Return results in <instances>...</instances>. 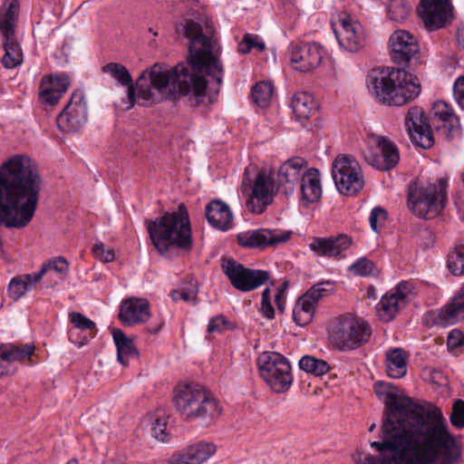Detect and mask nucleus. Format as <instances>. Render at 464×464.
Wrapping results in <instances>:
<instances>
[{
	"label": "nucleus",
	"mask_w": 464,
	"mask_h": 464,
	"mask_svg": "<svg viewBox=\"0 0 464 464\" xmlns=\"http://www.w3.org/2000/svg\"><path fill=\"white\" fill-rule=\"evenodd\" d=\"M382 441H372L379 456L366 455L357 464H461L462 446L440 408L431 410L408 396L387 393Z\"/></svg>",
	"instance_id": "1"
},
{
	"label": "nucleus",
	"mask_w": 464,
	"mask_h": 464,
	"mask_svg": "<svg viewBox=\"0 0 464 464\" xmlns=\"http://www.w3.org/2000/svg\"><path fill=\"white\" fill-rule=\"evenodd\" d=\"M42 178L30 158L16 155L0 167V226L22 229L32 221Z\"/></svg>",
	"instance_id": "2"
},
{
	"label": "nucleus",
	"mask_w": 464,
	"mask_h": 464,
	"mask_svg": "<svg viewBox=\"0 0 464 464\" xmlns=\"http://www.w3.org/2000/svg\"><path fill=\"white\" fill-rule=\"evenodd\" d=\"M207 85L205 74L193 70L191 64L182 62L169 67L164 63H156L136 80V96L144 102L158 103L192 94L199 104L206 95Z\"/></svg>",
	"instance_id": "3"
},
{
	"label": "nucleus",
	"mask_w": 464,
	"mask_h": 464,
	"mask_svg": "<svg viewBox=\"0 0 464 464\" xmlns=\"http://www.w3.org/2000/svg\"><path fill=\"white\" fill-rule=\"evenodd\" d=\"M417 78L404 69H375L368 76V88L375 98L389 106H401L420 92Z\"/></svg>",
	"instance_id": "4"
},
{
	"label": "nucleus",
	"mask_w": 464,
	"mask_h": 464,
	"mask_svg": "<svg viewBox=\"0 0 464 464\" xmlns=\"http://www.w3.org/2000/svg\"><path fill=\"white\" fill-rule=\"evenodd\" d=\"M147 229L162 256H169L173 248L188 251L192 246L190 222L184 205H179L177 211L166 212L155 220L147 221Z\"/></svg>",
	"instance_id": "5"
},
{
	"label": "nucleus",
	"mask_w": 464,
	"mask_h": 464,
	"mask_svg": "<svg viewBox=\"0 0 464 464\" xmlns=\"http://www.w3.org/2000/svg\"><path fill=\"white\" fill-rule=\"evenodd\" d=\"M173 402L185 420L198 419L207 425L218 418L222 411L212 394L197 383L179 384L175 390Z\"/></svg>",
	"instance_id": "6"
},
{
	"label": "nucleus",
	"mask_w": 464,
	"mask_h": 464,
	"mask_svg": "<svg viewBox=\"0 0 464 464\" xmlns=\"http://www.w3.org/2000/svg\"><path fill=\"white\" fill-rule=\"evenodd\" d=\"M184 35L189 40L188 64L203 74L211 76L218 85L222 83V64L213 54L211 37L202 33L201 25L192 20L182 24Z\"/></svg>",
	"instance_id": "7"
},
{
	"label": "nucleus",
	"mask_w": 464,
	"mask_h": 464,
	"mask_svg": "<svg viewBox=\"0 0 464 464\" xmlns=\"http://www.w3.org/2000/svg\"><path fill=\"white\" fill-rule=\"evenodd\" d=\"M447 180L439 179V184L429 183L421 186L411 185L408 203L411 211L420 218H430L444 208L447 198Z\"/></svg>",
	"instance_id": "8"
},
{
	"label": "nucleus",
	"mask_w": 464,
	"mask_h": 464,
	"mask_svg": "<svg viewBox=\"0 0 464 464\" xmlns=\"http://www.w3.org/2000/svg\"><path fill=\"white\" fill-rule=\"evenodd\" d=\"M371 333V328L365 321L340 316L330 325L329 340L340 350H353L367 343Z\"/></svg>",
	"instance_id": "9"
},
{
	"label": "nucleus",
	"mask_w": 464,
	"mask_h": 464,
	"mask_svg": "<svg viewBox=\"0 0 464 464\" xmlns=\"http://www.w3.org/2000/svg\"><path fill=\"white\" fill-rule=\"evenodd\" d=\"M260 375L276 393L288 391L293 382L288 360L279 353L264 352L256 361Z\"/></svg>",
	"instance_id": "10"
},
{
	"label": "nucleus",
	"mask_w": 464,
	"mask_h": 464,
	"mask_svg": "<svg viewBox=\"0 0 464 464\" xmlns=\"http://www.w3.org/2000/svg\"><path fill=\"white\" fill-rule=\"evenodd\" d=\"M332 175L341 194L354 196L363 188L361 167L350 157L338 156L333 162Z\"/></svg>",
	"instance_id": "11"
},
{
	"label": "nucleus",
	"mask_w": 464,
	"mask_h": 464,
	"mask_svg": "<svg viewBox=\"0 0 464 464\" xmlns=\"http://www.w3.org/2000/svg\"><path fill=\"white\" fill-rule=\"evenodd\" d=\"M221 266L230 284L241 292L253 291L270 278L268 271L247 268L233 258L223 260Z\"/></svg>",
	"instance_id": "12"
},
{
	"label": "nucleus",
	"mask_w": 464,
	"mask_h": 464,
	"mask_svg": "<svg viewBox=\"0 0 464 464\" xmlns=\"http://www.w3.org/2000/svg\"><path fill=\"white\" fill-rule=\"evenodd\" d=\"M243 186H246V178H244ZM247 185L250 186L251 192L246 201V207L253 214L260 215L266 208L273 203L274 190L276 189L275 180L266 169H260L256 173L254 182L247 179Z\"/></svg>",
	"instance_id": "13"
},
{
	"label": "nucleus",
	"mask_w": 464,
	"mask_h": 464,
	"mask_svg": "<svg viewBox=\"0 0 464 464\" xmlns=\"http://www.w3.org/2000/svg\"><path fill=\"white\" fill-rule=\"evenodd\" d=\"M59 129L66 132L79 131L88 121V106L82 91H74L69 102L57 116Z\"/></svg>",
	"instance_id": "14"
},
{
	"label": "nucleus",
	"mask_w": 464,
	"mask_h": 464,
	"mask_svg": "<svg viewBox=\"0 0 464 464\" xmlns=\"http://www.w3.org/2000/svg\"><path fill=\"white\" fill-rule=\"evenodd\" d=\"M375 143V148L364 152L365 161L382 171H388L395 168L400 160L396 144L383 136H377Z\"/></svg>",
	"instance_id": "15"
},
{
	"label": "nucleus",
	"mask_w": 464,
	"mask_h": 464,
	"mask_svg": "<svg viewBox=\"0 0 464 464\" xmlns=\"http://www.w3.org/2000/svg\"><path fill=\"white\" fill-rule=\"evenodd\" d=\"M405 126L414 144L422 149H430L433 146L432 130L421 108L413 106L408 110L405 117Z\"/></svg>",
	"instance_id": "16"
},
{
	"label": "nucleus",
	"mask_w": 464,
	"mask_h": 464,
	"mask_svg": "<svg viewBox=\"0 0 464 464\" xmlns=\"http://www.w3.org/2000/svg\"><path fill=\"white\" fill-rule=\"evenodd\" d=\"M290 237V231L282 232L276 229L260 228L238 233L237 242L244 248L265 249L286 242Z\"/></svg>",
	"instance_id": "17"
},
{
	"label": "nucleus",
	"mask_w": 464,
	"mask_h": 464,
	"mask_svg": "<svg viewBox=\"0 0 464 464\" xmlns=\"http://www.w3.org/2000/svg\"><path fill=\"white\" fill-rule=\"evenodd\" d=\"M390 55L397 64L408 63L420 52L414 34L406 30H396L389 38Z\"/></svg>",
	"instance_id": "18"
},
{
	"label": "nucleus",
	"mask_w": 464,
	"mask_h": 464,
	"mask_svg": "<svg viewBox=\"0 0 464 464\" xmlns=\"http://www.w3.org/2000/svg\"><path fill=\"white\" fill-rule=\"evenodd\" d=\"M307 162L301 157H294L285 161L278 169L274 179L276 189L285 196L293 194L295 186L301 180L303 169Z\"/></svg>",
	"instance_id": "19"
},
{
	"label": "nucleus",
	"mask_w": 464,
	"mask_h": 464,
	"mask_svg": "<svg viewBox=\"0 0 464 464\" xmlns=\"http://www.w3.org/2000/svg\"><path fill=\"white\" fill-rule=\"evenodd\" d=\"M290 59L295 70L308 72L318 67L323 59V47L316 43L292 44Z\"/></svg>",
	"instance_id": "20"
},
{
	"label": "nucleus",
	"mask_w": 464,
	"mask_h": 464,
	"mask_svg": "<svg viewBox=\"0 0 464 464\" xmlns=\"http://www.w3.org/2000/svg\"><path fill=\"white\" fill-rule=\"evenodd\" d=\"M450 0H421L420 16L430 29H438L445 25L451 14Z\"/></svg>",
	"instance_id": "21"
},
{
	"label": "nucleus",
	"mask_w": 464,
	"mask_h": 464,
	"mask_svg": "<svg viewBox=\"0 0 464 464\" xmlns=\"http://www.w3.org/2000/svg\"><path fill=\"white\" fill-rule=\"evenodd\" d=\"M150 316V303L146 298L130 297L121 302L119 319L125 326L146 323Z\"/></svg>",
	"instance_id": "22"
},
{
	"label": "nucleus",
	"mask_w": 464,
	"mask_h": 464,
	"mask_svg": "<svg viewBox=\"0 0 464 464\" xmlns=\"http://www.w3.org/2000/svg\"><path fill=\"white\" fill-rule=\"evenodd\" d=\"M352 245V239L346 235L330 237H314L309 244V248L317 256L342 258Z\"/></svg>",
	"instance_id": "23"
},
{
	"label": "nucleus",
	"mask_w": 464,
	"mask_h": 464,
	"mask_svg": "<svg viewBox=\"0 0 464 464\" xmlns=\"http://www.w3.org/2000/svg\"><path fill=\"white\" fill-rule=\"evenodd\" d=\"M341 29L335 31L336 38L343 48L350 52H357L364 43V34L362 25L352 22L350 17L340 19Z\"/></svg>",
	"instance_id": "24"
},
{
	"label": "nucleus",
	"mask_w": 464,
	"mask_h": 464,
	"mask_svg": "<svg viewBox=\"0 0 464 464\" xmlns=\"http://www.w3.org/2000/svg\"><path fill=\"white\" fill-rule=\"evenodd\" d=\"M209 225L219 230H228L232 227L233 215L229 207L220 199H213L205 209Z\"/></svg>",
	"instance_id": "25"
},
{
	"label": "nucleus",
	"mask_w": 464,
	"mask_h": 464,
	"mask_svg": "<svg viewBox=\"0 0 464 464\" xmlns=\"http://www.w3.org/2000/svg\"><path fill=\"white\" fill-rule=\"evenodd\" d=\"M35 346L33 343L16 345L14 343H2L0 345V358L8 363L21 362L26 365H33V355Z\"/></svg>",
	"instance_id": "26"
},
{
	"label": "nucleus",
	"mask_w": 464,
	"mask_h": 464,
	"mask_svg": "<svg viewBox=\"0 0 464 464\" xmlns=\"http://www.w3.org/2000/svg\"><path fill=\"white\" fill-rule=\"evenodd\" d=\"M302 201L305 204L317 202L322 196V187L318 169L312 168L301 179Z\"/></svg>",
	"instance_id": "27"
},
{
	"label": "nucleus",
	"mask_w": 464,
	"mask_h": 464,
	"mask_svg": "<svg viewBox=\"0 0 464 464\" xmlns=\"http://www.w3.org/2000/svg\"><path fill=\"white\" fill-rule=\"evenodd\" d=\"M102 71L104 73H109L121 85L128 87L127 96L130 101V107H133L135 104L137 89L136 82H133L131 74L128 69L121 63H109L102 67Z\"/></svg>",
	"instance_id": "28"
},
{
	"label": "nucleus",
	"mask_w": 464,
	"mask_h": 464,
	"mask_svg": "<svg viewBox=\"0 0 464 464\" xmlns=\"http://www.w3.org/2000/svg\"><path fill=\"white\" fill-rule=\"evenodd\" d=\"M41 281V274H24L11 279L8 285L9 297L18 301L28 291L32 290Z\"/></svg>",
	"instance_id": "29"
},
{
	"label": "nucleus",
	"mask_w": 464,
	"mask_h": 464,
	"mask_svg": "<svg viewBox=\"0 0 464 464\" xmlns=\"http://www.w3.org/2000/svg\"><path fill=\"white\" fill-rule=\"evenodd\" d=\"M291 106L293 112L300 121L303 120H308L311 116L316 113L318 109L317 102L310 93L305 92H298L295 93Z\"/></svg>",
	"instance_id": "30"
},
{
	"label": "nucleus",
	"mask_w": 464,
	"mask_h": 464,
	"mask_svg": "<svg viewBox=\"0 0 464 464\" xmlns=\"http://www.w3.org/2000/svg\"><path fill=\"white\" fill-rule=\"evenodd\" d=\"M111 334L117 347V358L122 365H127L130 358L138 357L139 352L133 340L129 338L121 329L112 328Z\"/></svg>",
	"instance_id": "31"
},
{
	"label": "nucleus",
	"mask_w": 464,
	"mask_h": 464,
	"mask_svg": "<svg viewBox=\"0 0 464 464\" xmlns=\"http://www.w3.org/2000/svg\"><path fill=\"white\" fill-rule=\"evenodd\" d=\"M386 372L393 379H399L407 373V355L401 348H393L386 353Z\"/></svg>",
	"instance_id": "32"
},
{
	"label": "nucleus",
	"mask_w": 464,
	"mask_h": 464,
	"mask_svg": "<svg viewBox=\"0 0 464 464\" xmlns=\"http://www.w3.org/2000/svg\"><path fill=\"white\" fill-rule=\"evenodd\" d=\"M217 448L213 443L198 441L185 447L179 452L195 464H201L213 456Z\"/></svg>",
	"instance_id": "33"
},
{
	"label": "nucleus",
	"mask_w": 464,
	"mask_h": 464,
	"mask_svg": "<svg viewBox=\"0 0 464 464\" xmlns=\"http://www.w3.org/2000/svg\"><path fill=\"white\" fill-rule=\"evenodd\" d=\"M403 301L396 297L392 292L385 294L376 305L379 318L383 322L392 321L401 308L405 306Z\"/></svg>",
	"instance_id": "34"
},
{
	"label": "nucleus",
	"mask_w": 464,
	"mask_h": 464,
	"mask_svg": "<svg viewBox=\"0 0 464 464\" xmlns=\"http://www.w3.org/2000/svg\"><path fill=\"white\" fill-rule=\"evenodd\" d=\"M315 309L310 301L301 295L294 306L293 320L297 325L305 326L312 322Z\"/></svg>",
	"instance_id": "35"
},
{
	"label": "nucleus",
	"mask_w": 464,
	"mask_h": 464,
	"mask_svg": "<svg viewBox=\"0 0 464 464\" xmlns=\"http://www.w3.org/2000/svg\"><path fill=\"white\" fill-rule=\"evenodd\" d=\"M454 296L451 303L445 305L440 312V319L443 324H454L464 319V301Z\"/></svg>",
	"instance_id": "36"
},
{
	"label": "nucleus",
	"mask_w": 464,
	"mask_h": 464,
	"mask_svg": "<svg viewBox=\"0 0 464 464\" xmlns=\"http://www.w3.org/2000/svg\"><path fill=\"white\" fill-rule=\"evenodd\" d=\"M5 54L2 63L6 69H14L23 63V53L20 44L15 40L4 42Z\"/></svg>",
	"instance_id": "37"
},
{
	"label": "nucleus",
	"mask_w": 464,
	"mask_h": 464,
	"mask_svg": "<svg viewBox=\"0 0 464 464\" xmlns=\"http://www.w3.org/2000/svg\"><path fill=\"white\" fill-rule=\"evenodd\" d=\"M335 286L331 281H322L311 286L304 295L315 307L325 297L334 293Z\"/></svg>",
	"instance_id": "38"
},
{
	"label": "nucleus",
	"mask_w": 464,
	"mask_h": 464,
	"mask_svg": "<svg viewBox=\"0 0 464 464\" xmlns=\"http://www.w3.org/2000/svg\"><path fill=\"white\" fill-rule=\"evenodd\" d=\"M447 267L455 276L464 275V243L460 242L456 244L453 249L449 253Z\"/></svg>",
	"instance_id": "39"
},
{
	"label": "nucleus",
	"mask_w": 464,
	"mask_h": 464,
	"mask_svg": "<svg viewBox=\"0 0 464 464\" xmlns=\"http://www.w3.org/2000/svg\"><path fill=\"white\" fill-rule=\"evenodd\" d=\"M299 368L314 376H322L330 370L325 361L309 355L301 358L299 361Z\"/></svg>",
	"instance_id": "40"
},
{
	"label": "nucleus",
	"mask_w": 464,
	"mask_h": 464,
	"mask_svg": "<svg viewBox=\"0 0 464 464\" xmlns=\"http://www.w3.org/2000/svg\"><path fill=\"white\" fill-rule=\"evenodd\" d=\"M274 92V86L270 82H259L252 89L251 97L259 107H267Z\"/></svg>",
	"instance_id": "41"
},
{
	"label": "nucleus",
	"mask_w": 464,
	"mask_h": 464,
	"mask_svg": "<svg viewBox=\"0 0 464 464\" xmlns=\"http://www.w3.org/2000/svg\"><path fill=\"white\" fill-rule=\"evenodd\" d=\"M433 115L445 123H449L450 131L453 130L458 123V118L452 109L443 101L436 102L432 106Z\"/></svg>",
	"instance_id": "42"
},
{
	"label": "nucleus",
	"mask_w": 464,
	"mask_h": 464,
	"mask_svg": "<svg viewBox=\"0 0 464 464\" xmlns=\"http://www.w3.org/2000/svg\"><path fill=\"white\" fill-rule=\"evenodd\" d=\"M411 5L407 0H390L388 15L395 22L404 21L410 14Z\"/></svg>",
	"instance_id": "43"
},
{
	"label": "nucleus",
	"mask_w": 464,
	"mask_h": 464,
	"mask_svg": "<svg viewBox=\"0 0 464 464\" xmlns=\"http://www.w3.org/2000/svg\"><path fill=\"white\" fill-rule=\"evenodd\" d=\"M50 270L59 273L62 277H65L69 272V263L63 256H57L43 264L41 269L36 274H41V279Z\"/></svg>",
	"instance_id": "44"
},
{
	"label": "nucleus",
	"mask_w": 464,
	"mask_h": 464,
	"mask_svg": "<svg viewBox=\"0 0 464 464\" xmlns=\"http://www.w3.org/2000/svg\"><path fill=\"white\" fill-rule=\"evenodd\" d=\"M198 293L197 281L191 279L187 287L173 290L171 292V298L173 301L178 302L183 300L185 302L196 303L197 295Z\"/></svg>",
	"instance_id": "45"
},
{
	"label": "nucleus",
	"mask_w": 464,
	"mask_h": 464,
	"mask_svg": "<svg viewBox=\"0 0 464 464\" xmlns=\"http://www.w3.org/2000/svg\"><path fill=\"white\" fill-rule=\"evenodd\" d=\"M256 49L263 52L266 49L265 43L256 34H246L242 41L238 44L237 50L241 53H247L251 50Z\"/></svg>",
	"instance_id": "46"
},
{
	"label": "nucleus",
	"mask_w": 464,
	"mask_h": 464,
	"mask_svg": "<svg viewBox=\"0 0 464 464\" xmlns=\"http://www.w3.org/2000/svg\"><path fill=\"white\" fill-rule=\"evenodd\" d=\"M72 324L80 330L90 331L89 338L92 339L97 334L96 324L81 313L72 312L69 314Z\"/></svg>",
	"instance_id": "47"
},
{
	"label": "nucleus",
	"mask_w": 464,
	"mask_h": 464,
	"mask_svg": "<svg viewBox=\"0 0 464 464\" xmlns=\"http://www.w3.org/2000/svg\"><path fill=\"white\" fill-rule=\"evenodd\" d=\"M349 270L356 276H375V266L374 264L366 257H361L356 262H354L350 267Z\"/></svg>",
	"instance_id": "48"
},
{
	"label": "nucleus",
	"mask_w": 464,
	"mask_h": 464,
	"mask_svg": "<svg viewBox=\"0 0 464 464\" xmlns=\"http://www.w3.org/2000/svg\"><path fill=\"white\" fill-rule=\"evenodd\" d=\"M42 80L46 81L45 87L53 90V91H61L62 92H66L70 86V79L66 74L61 75H47L44 76Z\"/></svg>",
	"instance_id": "49"
},
{
	"label": "nucleus",
	"mask_w": 464,
	"mask_h": 464,
	"mask_svg": "<svg viewBox=\"0 0 464 464\" xmlns=\"http://www.w3.org/2000/svg\"><path fill=\"white\" fill-rule=\"evenodd\" d=\"M234 324L228 321L223 314H218L209 320L208 333H222L227 329H233Z\"/></svg>",
	"instance_id": "50"
},
{
	"label": "nucleus",
	"mask_w": 464,
	"mask_h": 464,
	"mask_svg": "<svg viewBox=\"0 0 464 464\" xmlns=\"http://www.w3.org/2000/svg\"><path fill=\"white\" fill-rule=\"evenodd\" d=\"M450 420L452 426L457 429L464 427V401L457 400L452 406V411L450 416Z\"/></svg>",
	"instance_id": "51"
},
{
	"label": "nucleus",
	"mask_w": 464,
	"mask_h": 464,
	"mask_svg": "<svg viewBox=\"0 0 464 464\" xmlns=\"http://www.w3.org/2000/svg\"><path fill=\"white\" fill-rule=\"evenodd\" d=\"M46 81L42 80L41 86H40V95L44 103H47L49 105H56L58 102L60 101L61 97L64 94V92H62L61 91H53L47 87Z\"/></svg>",
	"instance_id": "52"
},
{
	"label": "nucleus",
	"mask_w": 464,
	"mask_h": 464,
	"mask_svg": "<svg viewBox=\"0 0 464 464\" xmlns=\"http://www.w3.org/2000/svg\"><path fill=\"white\" fill-rule=\"evenodd\" d=\"M92 253L96 258L103 263H109L114 260L115 254L113 249L105 248L103 243H97L92 246Z\"/></svg>",
	"instance_id": "53"
},
{
	"label": "nucleus",
	"mask_w": 464,
	"mask_h": 464,
	"mask_svg": "<svg viewBox=\"0 0 464 464\" xmlns=\"http://www.w3.org/2000/svg\"><path fill=\"white\" fill-rule=\"evenodd\" d=\"M260 313L267 319H273L275 317V310L271 303V291L270 288L266 287L262 293V301Z\"/></svg>",
	"instance_id": "54"
},
{
	"label": "nucleus",
	"mask_w": 464,
	"mask_h": 464,
	"mask_svg": "<svg viewBox=\"0 0 464 464\" xmlns=\"http://www.w3.org/2000/svg\"><path fill=\"white\" fill-rule=\"evenodd\" d=\"M387 218V212L385 209L380 207L372 208L370 214L369 221L371 227L373 231L377 232L378 227L382 226Z\"/></svg>",
	"instance_id": "55"
},
{
	"label": "nucleus",
	"mask_w": 464,
	"mask_h": 464,
	"mask_svg": "<svg viewBox=\"0 0 464 464\" xmlns=\"http://www.w3.org/2000/svg\"><path fill=\"white\" fill-rule=\"evenodd\" d=\"M447 345L450 350H464V333L457 329L452 330L448 335Z\"/></svg>",
	"instance_id": "56"
},
{
	"label": "nucleus",
	"mask_w": 464,
	"mask_h": 464,
	"mask_svg": "<svg viewBox=\"0 0 464 464\" xmlns=\"http://www.w3.org/2000/svg\"><path fill=\"white\" fill-rule=\"evenodd\" d=\"M0 31L5 41L15 40L14 21L0 15Z\"/></svg>",
	"instance_id": "57"
},
{
	"label": "nucleus",
	"mask_w": 464,
	"mask_h": 464,
	"mask_svg": "<svg viewBox=\"0 0 464 464\" xmlns=\"http://www.w3.org/2000/svg\"><path fill=\"white\" fill-rule=\"evenodd\" d=\"M152 436L160 441H165L169 434L167 432V421L163 419H157L151 429Z\"/></svg>",
	"instance_id": "58"
},
{
	"label": "nucleus",
	"mask_w": 464,
	"mask_h": 464,
	"mask_svg": "<svg viewBox=\"0 0 464 464\" xmlns=\"http://www.w3.org/2000/svg\"><path fill=\"white\" fill-rule=\"evenodd\" d=\"M396 297L401 299L403 304H406L408 302V295L412 292V285L408 281L401 282L395 288L394 291H391Z\"/></svg>",
	"instance_id": "59"
},
{
	"label": "nucleus",
	"mask_w": 464,
	"mask_h": 464,
	"mask_svg": "<svg viewBox=\"0 0 464 464\" xmlns=\"http://www.w3.org/2000/svg\"><path fill=\"white\" fill-rule=\"evenodd\" d=\"M453 95L458 104L464 109V76L456 80L453 86Z\"/></svg>",
	"instance_id": "60"
},
{
	"label": "nucleus",
	"mask_w": 464,
	"mask_h": 464,
	"mask_svg": "<svg viewBox=\"0 0 464 464\" xmlns=\"http://www.w3.org/2000/svg\"><path fill=\"white\" fill-rule=\"evenodd\" d=\"M19 8V4L16 0H12L9 6L5 10V14L2 15L5 18L11 19L15 21V17L17 15Z\"/></svg>",
	"instance_id": "61"
},
{
	"label": "nucleus",
	"mask_w": 464,
	"mask_h": 464,
	"mask_svg": "<svg viewBox=\"0 0 464 464\" xmlns=\"http://www.w3.org/2000/svg\"><path fill=\"white\" fill-rule=\"evenodd\" d=\"M282 299H285V291L284 288H278L277 293L275 296V302L278 303Z\"/></svg>",
	"instance_id": "62"
},
{
	"label": "nucleus",
	"mask_w": 464,
	"mask_h": 464,
	"mask_svg": "<svg viewBox=\"0 0 464 464\" xmlns=\"http://www.w3.org/2000/svg\"><path fill=\"white\" fill-rule=\"evenodd\" d=\"M285 299L280 300L278 303H276L277 309L279 312L283 313L285 311Z\"/></svg>",
	"instance_id": "63"
},
{
	"label": "nucleus",
	"mask_w": 464,
	"mask_h": 464,
	"mask_svg": "<svg viewBox=\"0 0 464 464\" xmlns=\"http://www.w3.org/2000/svg\"><path fill=\"white\" fill-rule=\"evenodd\" d=\"M457 298H461V301H464V285L459 289V293L456 295Z\"/></svg>",
	"instance_id": "64"
}]
</instances>
